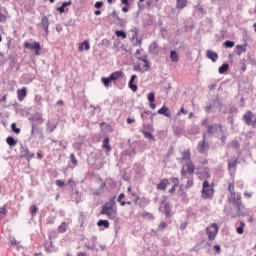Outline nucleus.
Here are the masks:
<instances>
[{"label": "nucleus", "instance_id": "f257e3e1", "mask_svg": "<svg viewBox=\"0 0 256 256\" xmlns=\"http://www.w3.org/2000/svg\"><path fill=\"white\" fill-rule=\"evenodd\" d=\"M100 215H106L108 219H111L112 221H117V206L115 205V200H110L109 202H106L102 210L100 211Z\"/></svg>", "mask_w": 256, "mask_h": 256}, {"label": "nucleus", "instance_id": "f03ea898", "mask_svg": "<svg viewBox=\"0 0 256 256\" xmlns=\"http://www.w3.org/2000/svg\"><path fill=\"white\" fill-rule=\"evenodd\" d=\"M229 203H232L233 207L237 209V215L238 217H241L243 215V212H241V209H243V203L241 202V194H230L228 196Z\"/></svg>", "mask_w": 256, "mask_h": 256}, {"label": "nucleus", "instance_id": "7ed1b4c3", "mask_svg": "<svg viewBox=\"0 0 256 256\" xmlns=\"http://www.w3.org/2000/svg\"><path fill=\"white\" fill-rule=\"evenodd\" d=\"M187 173L191 176H193V174L195 173V164H193L192 160L190 162L182 163V167L180 170L181 179H186Z\"/></svg>", "mask_w": 256, "mask_h": 256}, {"label": "nucleus", "instance_id": "20e7f679", "mask_svg": "<svg viewBox=\"0 0 256 256\" xmlns=\"http://www.w3.org/2000/svg\"><path fill=\"white\" fill-rule=\"evenodd\" d=\"M201 193L202 199H211L213 197L215 190L213 189V186H210L209 181H203Z\"/></svg>", "mask_w": 256, "mask_h": 256}, {"label": "nucleus", "instance_id": "39448f33", "mask_svg": "<svg viewBox=\"0 0 256 256\" xmlns=\"http://www.w3.org/2000/svg\"><path fill=\"white\" fill-rule=\"evenodd\" d=\"M217 233H219V225L216 223H212L206 227V235H208V241H215Z\"/></svg>", "mask_w": 256, "mask_h": 256}, {"label": "nucleus", "instance_id": "423d86ee", "mask_svg": "<svg viewBox=\"0 0 256 256\" xmlns=\"http://www.w3.org/2000/svg\"><path fill=\"white\" fill-rule=\"evenodd\" d=\"M198 153L206 155L209 152V142L207 141V134H203L202 141H200L196 147Z\"/></svg>", "mask_w": 256, "mask_h": 256}, {"label": "nucleus", "instance_id": "0eeeda50", "mask_svg": "<svg viewBox=\"0 0 256 256\" xmlns=\"http://www.w3.org/2000/svg\"><path fill=\"white\" fill-rule=\"evenodd\" d=\"M198 179H200V181H207V179H211V172L209 170V167H201L198 168V171L196 173Z\"/></svg>", "mask_w": 256, "mask_h": 256}, {"label": "nucleus", "instance_id": "6e6552de", "mask_svg": "<svg viewBox=\"0 0 256 256\" xmlns=\"http://www.w3.org/2000/svg\"><path fill=\"white\" fill-rule=\"evenodd\" d=\"M24 48L30 49V51H35L36 56L41 55V44L38 41H34L33 43L25 42Z\"/></svg>", "mask_w": 256, "mask_h": 256}, {"label": "nucleus", "instance_id": "1a4fd4ad", "mask_svg": "<svg viewBox=\"0 0 256 256\" xmlns=\"http://www.w3.org/2000/svg\"><path fill=\"white\" fill-rule=\"evenodd\" d=\"M219 129L220 133H223V126L221 124H214V125H208L207 126V132L209 135H213L217 133V130Z\"/></svg>", "mask_w": 256, "mask_h": 256}, {"label": "nucleus", "instance_id": "9d476101", "mask_svg": "<svg viewBox=\"0 0 256 256\" xmlns=\"http://www.w3.org/2000/svg\"><path fill=\"white\" fill-rule=\"evenodd\" d=\"M106 189L107 184L105 182H102L98 189L92 191V195H94L95 197H99V195H103V193H105Z\"/></svg>", "mask_w": 256, "mask_h": 256}, {"label": "nucleus", "instance_id": "9b49d317", "mask_svg": "<svg viewBox=\"0 0 256 256\" xmlns=\"http://www.w3.org/2000/svg\"><path fill=\"white\" fill-rule=\"evenodd\" d=\"M206 57L207 59H210L212 63H217V59H219V54H217V52H213V50H207Z\"/></svg>", "mask_w": 256, "mask_h": 256}, {"label": "nucleus", "instance_id": "f8f14e48", "mask_svg": "<svg viewBox=\"0 0 256 256\" xmlns=\"http://www.w3.org/2000/svg\"><path fill=\"white\" fill-rule=\"evenodd\" d=\"M181 163H187L191 161V150L187 149L184 152H181Z\"/></svg>", "mask_w": 256, "mask_h": 256}, {"label": "nucleus", "instance_id": "ddd939ff", "mask_svg": "<svg viewBox=\"0 0 256 256\" xmlns=\"http://www.w3.org/2000/svg\"><path fill=\"white\" fill-rule=\"evenodd\" d=\"M40 25L44 29L46 35H49V18H47V16L42 17Z\"/></svg>", "mask_w": 256, "mask_h": 256}, {"label": "nucleus", "instance_id": "4468645a", "mask_svg": "<svg viewBox=\"0 0 256 256\" xmlns=\"http://www.w3.org/2000/svg\"><path fill=\"white\" fill-rule=\"evenodd\" d=\"M246 125H253V112L248 111L243 115Z\"/></svg>", "mask_w": 256, "mask_h": 256}, {"label": "nucleus", "instance_id": "2eb2a0df", "mask_svg": "<svg viewBox=\"0 0 256 256\" xmlns=\"http://www.w3.org/2000/svg\"><path fill=\"white\" fill-rule=\"evenodd\" d=\"M138 61H143L144 64V68L146 71H150L151 70V65H149V60H148V56L147 55H143L141 57H137Z\"/></svg>", "mask_w": 256, "mask_h": 256}, {"label": "nucleus", "instance_id": "dca6fc26", "mask_svg": "<svg viewBox=\"0 0 256 256\" xmlns=\"http://www.w3.org/2000/svg\"><path fill=\"white\" fill-rule=\"evenodd\" d=\"M158 115H164V117H171V111L167 108V106L163 105L158 111Z\"/></svg>", "mask_w": 256, "mask_h": 256}, {"label": "nucleus", "instance_id": "f3484780", "mask_svg": "<svg viewBox=\"0 0 256 256\" xmlns=\"http://www.w3.org/2000/svg\"><path fill=\"white\" fill-rule=\"evenodd\" d=\"M167 185H169V179H163L160 183L156 186L158 191H165L167 189Z\"/></svg>", "mask_w": 256, "mask_h": 256}, {"label": "nucleus", "instance_id": "a211bd4d", "mask_svg": "<svg viewBox=\"0 0 256 256\" xmlns=\"http://www.w3.org/2000/svg\"><path fill=\"white\" fill-rule=\"evenodd\" d=\"M102 149H106L105 151L106 155H109V153H111V145L109 144V137H106L103 140Z\"/></svg>", "mask_w": 256, "mask_h": 256}, {"label": "nucleus", "instance_id": "6ab92c4d", "mask_svg": "<svg viewBox=\"0 0 256 256\" xmlns=\"http://www.w3.org/2000/svg\"><path fill=\"white\" fill-rule=\"evenodd\" d=\"M123 75H125L123 71H116L110 75V79H112V81H119Z\"/></svg>", "mask_w": 256, "mask_h": 256}, {"label": "nucleus", "instance_id": "aec40b11", "mask_svg": "<svg viewBox=\"0 0 256 256\" xmlns=\"http://www.w3.org/2000/svg\"><path fill=\"white\" fill-rule=\"evenodd\" d=\"M159 45L154 41L149 46V53H152L153 55H157L159 53Z\"/></svg>", "mask_w": 256, "mask_h": 256}, {"label": "nucleus", "instance_id": "412c9836", "mask_svg": "<svg viewBox=\"0 0 256 256\" xmlns=\"http://www.w3.org/2000/svg\"><path fill=\"white\" fill-rule=\"evenodd\" d=\"M17 95H18V101H23V99H25V97H27V89L22 88V89L17 90Z\"/></svg>", "mask_w": 256, "mask_h": 256}, {"label": "nucleus", "instance_id": "4be33fe9", "mask_svg": "<svg viewBox=\"0 0 256 256\" xmlns=\"http://www.w3.org/2000/svg\"><path fill=\"white\" fill-rule=\"evenodd\" d=\"M236 55L241 56L242 53H247V44H243V45H236Z\"/></svg>", "mask_w": 256, "mask_h": 256}, {"label": "nucleus", "instance_id": "5701e85b", "mask_svg": "<svg viewBox=\"0 0 256 256\" xmlns=\"http://www.w3.org/2000/svg\"><path fill=\"white\" fill-rule=\"evenodd\" d=\"M239 161L237 159L234 160H229L228 161V170L231 173V170L233 169L235 171V169H237V165H238Z\"/></svg>", "mask_w": 256, "mask_h": 256}, {"label": "nucleus", "instance_id": "b1692460", "mask_svg": "<svg viewBox=\"0 0 256 256\" xmlns=\"http://www.w3.org/2000/svg\"><path fill=\"white\" fill-rule=\"evenodd\" d=\"M170 59H171L172 63L179 62V54H177V51H175V50L170 51Z\"/></svg>", "mask_w": 256, "mask_h": 256}, {"label": "nucleus", "instance_id": "393cba45", "mask_svg": "<svg viewBox=\"0 0 256 256\" xmlns=\"http://www.w3.org/2000/svg\"><path fill=\"white\" fill-rule=\"evenodd\" d=\"M187 7V0H176V9H185Z\"/></svg>", "mask_w": 256, "mask_h": 256}, {"label": "nucleus", "instance_id": "a878e982", "mask_svg": "<svg viewBox=\"0 0 256 256\" xmlns=\"http://www.w3.org/2000/svg\"><path fill=\"white\" fill-rule=\"evenodd\" d=\"M6 143L7 145H9V147H15V145H17V140H15V138H13L12 136H8L6 138Z\"/></svg>", "mask_w": 256, "mask_h": 256}, {"label": "nucleus", "instance_id": "bb28decb", "mask_svg": "<svg viewBox=\"0 0 256 256\" xmlns=\"http://www.w3.org/2000/svg\"><path fill=\"white\" fill-rule=\"evenodd\" d=\"M167 229V223L166 222H161L160 225L156 230H152L153 233H159L161 231H165Z\"/></svg>", "mask_w": 256, "mask_h": 256}, {"label": "nucleus", "instance_id": "cd10ccee", "mask_svg": "<svg viewBox=\"0 0 256 256\" xmlns=\"http://www.w3.org/2000/svg\"><path fill=\"white\" fill-rule=\"evenodd\" d=\"M28 153H29V148L27 147V146H21L20 147V155H21V157H24V158H26L27 157V155H28Z\"/></svg>", "mask_w": 256, "mask_h": 256}, {"label": "nucleus", "instance_id": "c85d7f7f", "mask_svg": "<svg viewBox=\"0 0 256 256\" xmlns=\"http://www.w3.org/2000/svg\"><path fill=\"white\" fill-rule=\"evenodd\" d=\"M227 71H229V64H227V63H224L218 69V72L220 73V75H223V73H227Z\"/></svg>", "mask_w": 256, "mask_h": 256}, {"label": "nucleus", "instance_id": "c756f323", "mask_svg": "<svg viewBox=\"0 0 256 256\" xmlns=\"http://www.w3.org/2000/svg\"><path fill=\"white\" fill-rule=\"evenodd\" d=\"M68 227H69L68 224H66L65 222H62L61 225L58 226V233H65Z\"/></svg>", "mask_w": 256, "mask_h": 256}, {"label": "nucleus", "instance_id": "7c9ffc66", "mask_svg": "<svg viewBox=\"0 0 256 256\" xmlns=\"http://www.w3.org/2000/svg\"><path fill=\"white\" fill-rule=\"evenodd\" d=\"M164 214L166 217H171V204L166 203L164 206Z\"/></svg>", "mask_w": 256, "mask_h": 256}, {"label": "nucleus", "instance_id": "2f4dec72", "mask_svg": "<svg viewBox=\"0 0 256 256\" xmlns=\"http://www.w3.org/2000/svg\"><path fill=\"white\" fill-rule=\"evenodd\" d=\"M97 225L98 227H105V229H109V220H99Z\"/></svg>", "mask_w": 256, "mask_h": 256}, {"label": "nucleus", "instance_id": "473e14b6", "mask_svg": "<svg viewBox=\"0 0 256 256\" xmlns=\"http://www.w3.org/2000/svg\"><path fill=\"white\" fill-rule=\"evenodd\" d=\"M128 195L130 199L134 201V203H137V201H139V195H137V192L133 191V192H130V194Z\"/></svg>", "mask_w": 256, "mask_h": 256}, {"label": "nucleus", "instance_id": "72a5a7b5", "mask_svg": "<svg viewBox=\"0 0 256 256\" xmlns=\"http://www.w3.org/2000/svg\"><path fill=\"white\" fill-rule=\"evenodd\" d=\"M193 185H194L193 176H190L186 182L185 189H191Z\"/></svg>", "mask_w": 256, "mask_h": 256}, {"label": "nucleus", "instance_id": "f704fd0d", "mask_svg": "<svg viewBox=\"0 0 256 256\" xmlns=\"http://www.w3.org/2000/svg\"><path fill=\"white\" fill-rule=\"evenodd\" d=\"M142 133L146 139H151L152 141H155V136H153L151 132L142 130Z\"/></svg>", "mask_w": 256, "mask_h": 256}, {"label": "nucleus", "instance_id": "c9c22d12", "mask_svg": "<svg viewBox=\"0 0 256 256\" xmlns=\"http://www.w3.org/2000/svg\"><path fill=\"white\" fill-rule=\"evenodd\" d=\"M111 82H113V80L111 79V76L102 78V83L104 84L105 87H109Z\"/></svg>", "mask_w": 256, "mask_h": 256}, {"label": "nucleus", "instance_id": "e433bc0d", "mask_svg": "<svg viewBox=\"0 0 256 256\" xmlns=\"http://www.w3.org/2000/svg\"><path fill=\"white\" fill-rule=\"evenodd\" d=\"M70 160H71V163H72V169L74 168V167H77V163H78V161H77V158L75 157V154L74 153H72V154H70Z\"/></svg>", "mask_w": 256, "mask_h": 256}, {"label": "nucleus", "instance_id": "4c0bfd02", "mask_svg": "<svg viewBox=\"0 0 256 256\" xmlns=\"http://www.w3.org/2000/svg\"><path fill=\"white\" fill-rule=\"evenodd\" d=\"M245 229V223L243 221L240 222V227L237 228L238 235H243Z\"/></svg>", "mask_w": 256, "mask_h": 256}, {"label": "nucleus", "instance_id": "58836bf2", "mask_svg": "<svg viewBox=\"0 0 256 256\" xmlns=\"http://www.w3.org/2000/svg\"><path fill=\"white\" fill-rule=\"evenodd\" d=\"M223 45L224 47L231 49L232 47H235V42L231 40H226Z\"/></svg>", "mask_w": 256, "mask_h": 256}, {"label": "nucleus", "instance_id": "ea45409f", "mask_svg": "<svg viewBox=\"0 0 256 256\" xmlns=\"http://www.w3.org/2000/svg\"><path fill=\"white\" fill-rule=\"evenodd\" d=\"M178 194L181 195V197H185L187 195V191H185V188L183 184L180 185V188L178 190Z\"/></svg>", "mask_w": 256, "mask_h": 256}, {"label": "nucleus", "instance_id": "a19ab883", "mask_svg": "<svg viewBox=\"0 0 256 256\" xmlns=\"http://www.w3.org/2000/svg\"><path fill=\"white\" fill-rule=\"evenodd\" d=\"M116 36L122 37V39H127V34L123 30H117L116 31Z\"/></svg>", "mask_w": 256, "mask_h": 256}, {"label": "nucleus", "instance_id": "79ce46f5", "mask_svg": "<svg viewBox=\"0 0 256 256\" xmlns=\"http://www.w3.org/2000/svg\"><path fill=\"white\" fill-rule=\"evenodd\" d=\"M57 129V124H50L48 123L47 124V130L50 132V133H53L55 130Z\"/></svg>", "mask_w": 256, "mask_h": 256}, {"label": "nucleus", "instance_id": "37998d69", "mask_svg": "<svg viewBox=\"0 0 256 256\" xmlns=\"http://www.w3.org/2000/svg\"><path fill=\"white\" fill-rule=\"evenodd\" d=\"M228 191H229L230 195H235V194H236V193H235V184L230 183V184L228 185Z\"/></svg>", "mask_w": 256, "mask_h": 256}, {"label": "nucleus", "instance_id": "c03bdc74", "mask_svg": "<svg viewBox=\"0 0 256 256\" xmlns=\"http://www.w3.org/2000/svg\"><path fill=\"white\" fill-rule=\"evenodd\" d=\"M39 133V128H37L34 124L32 125L31 129V137H35Z\"/></svg>", "mask_w": 256, "mask_h": 256}, {"label": "nucleus", "instance_id": "a18cd8bd", "mask_svg": "<svg viewBox=\"0 0 256 256\" xmlns=\"http://www.w3.org/2000/svg\"><path fill=\"white\" fill-rule=\"evenodd\" d=\"M11 129L14 133H16L17 135H19V133H21V129L20 128H17V124L15 123H12L11 125Z\"/></svg>", "mask_w": 256, "mask_h": 256}, {"label": "nucleus", "instance_id": "49530a36", "mask_svg": "<svg viewBox=\"0 0 256 256\" xmlns=\"http://www.w3.org/2000/svg\"><path fill=\"white\" fill-rule=\"evenodd\" d=\"M5 63H7V58L4 53L0 52V65L3 66Z\"/></svg>", "mask_w": 256, "mask_h": 256}, {"label": "nucleus", "instance_id": "de8ad7c7", "mask_svg": "<svg viewBox=\"0 0 256 256\" xmlns=\"http://www.w3.org/2000/svg\"><path fill=\"white\" fill-rule=\"evenodd\" d=\"M148 101H149L150 103H154V102H155V92H150V93L148 94Z\"/></svg>", "mask_w": 256, "mask_h": 256}, {"label": "nucleus", "instance_id": "09e8293b", "mask_svg": "<svg viewBox=\"0 0 256 256\" xmlns=\"http://www.w3.org/2000/svg\"><path fill=\"white\" fill-rule=\"evenodd\" d=\"M147 115H151V111L145 110L144 112H142L141 118L143 119V121H147Z\"/></svg>", "mask_w": 256, "mask_h": 256}, {"label": "nucleus", "instance_id": "8fccbe9b", "mask_svg": "<svg viewBox=\"0 0 256 256\" xmlns=\"http://www.w3.org/2000/svg\"><path fill=\"white\" fill-rule=\"evenodd\" d=\"M131 31H132V33H134L132 35V39H138L139 38V30L137 28H134Z\"/></svg>", "mask_w": 256, "mask_h": 256}, {"label": "nucleus", "instance_id": "3c124183", "mask_svg": "<svg viewBox=\"0 0 256 256\" xmlns=\"http://www.w3.org/2000/svg\"><path fill=\"white\" fill-rule=\"evenodd\" d=\"M37 211H38L37 206L35 205L31 206L30 213L32 214V217H35V215H37Z\"/></svg>", "mask_w": 256, "mask_h": 256}, {"label": "nucleus", "instance_id": "603ef678", "mask_svg": "<svg viewBox=\"0 0 256 256\" xmlns=\"http://www.w3.org/2000/svg\"><path fill=\"white\" fill-rule=\"evenodd\" d=\"M170 181H172V183L174 184V185H173L174 187H179V178H177V177H172V178L170 179Z\"/></svg>", "mask_w": 256, "mask_h": 256}, {"label": "nucleus", "instance_id": "864d4df0", "mask_svg": "<svg viewBox=\"0 0 256 256\" xmlns=\"http://www.w3.org/2000/svg\"><path fill=\"white\" fill-rule=\"evenodd\" d=\"M129 88L131 89V91H133L134 93H136L137 91V85L133 84V82H129L128 83Z\"/></svg>", "mask_w": 256, "mask_h": 256}, {"label": "nucleus", "instance_id": "5fc2aeb1", "mask_svg": "<svg viewBox=\"0 0 256 256\" xmlns=\"http://www.w3.org/2000/svg\"><path fill=\"white\" fill-rule=\"evenodd\" d=\"M85 51H89L91 49V45L89 44V41L85 40L83 42Z\"/></svg>", "mask_w": 256, "mask_h": 256}, {"label": "nucleus", "instance_id": "6e6d98bb", "mask_svg": "<svg viewBox=\"0 0 256 256\" xmlns=\"http://www.w3.org/2000/svg\"><path fill=\"white\" fill-rule=\"evenodd\" d=\"M35 157V153H30V152H28V154L26 155V157H25V159L27 160V161H31V159H33Z\"/></svg>", "mask_w": 256, "mask_h": 256}, {"label": "nucleus", "instance_id": "4d7b16f0", "mask_svg": "<svg viewBox=\"0 0 256 256\" xmlns=\"http://www.w3.org/2000/svg\"><path fill=\"white\" fill-rule=\"evenodd\" d=\"M115 19H116V21H118V24H119V25H125V20L122 19L121 17H119V15H117V16L115 17Z\"/></svg>", "mask_w": 256, "mask_h": 256}, {"label": "nucleus", "instance_id": "13d9d810", "mask_svg": "<svg viewBox=\"0 0 256 256\" xmlns=\"http://www.w3.org/2000/svg\"><path fill=\"white\" fill-rule=\"evenodd\" d=\"M213 249L218 255H221V246L214 245Z\"/></svg>", "mask_w": 256, "mask_h": 256}, {"label": "nucleus", "instance_id": "bf43d9fd", "mask_svg": "<svg viewBox=\"0 0 256 256\" xmlns=\"http://www.w3.org/2000/svg\"><path fill=\"white\" fill-rule=\"evenodd\" d=\"M144 217H147V219H150V220L155 219V216H153V214H151L149 212H145L144 213Z\"/></svg>", "mask_w": 256, "mask_h": 256}, {"label": "nucleus", "instance_id": "052dcab7", "mask_svg": "<svg viewBox=\"0 0 256 256\" xmlns=\"http://www.w3.org/2000/svg\"><path fill=\"white\" fill-rule=\"evenodd\" d=\"M95 9H101L103 7V1H98L94 5Z\"/></svg>", "mask_w": 256, "mask_h": 256}, {"label": "nucleus", "instance_id": "680f3d73", "mask_svg": "<svg viewBox=\"0 0 256 256\" xmlns=\"http://www.w3.org/2000/svg\"><path fill=\"white\" fill-rule=\"evenodd\" d=\"M9 239H10V243H11V245H13V246H17V245H19V242H17L15 238L10 237Z\"/></svg>", "mask_w": 256, "mask_h": 256}, {"label": "nucleus", "instance_id": "e2e57ef3", "mask_svg": "<svg viewBox=\"0 0 256 256\" xmlns=\"http://www.w3.org/2000/svg\"><path fill=\"white\" fill-rule=\"evenodd\" d=\"M56 185L58 187H64L65 186V181H63V180H56Z\"/></svg>", "mask_w": 256, "mask_h": 256}, {"label": "nucleus", "instance_id": "0e129e2a", "mask_svg": "<svg viewBox=\"0 0 256 256\" xmlns=\"http://www.w3.org/2000/svg\"><path fill=\"white\" fill-rule=\"evenodd\" d=\"M0 21H1L2 23H5V22L7 21V16H5V14H3V13H1V12H0Z\"/></svg>", "mask_w": 256, "mask_h": 256}, {"label": "nucleus", "instance_id": "69168bd1", "mask_svg": "<svg viewBox=\"0 0 256 256\" xmlns=\"http://www.w3.org/2000/svg\"><path fill=\"white\" fill-rule=\"evenodd\" d=\"M133 71H138L139 73H141V65H139V64H136V65H134L133 66Z\"/></svg>", "mask_w": 256, "mask_h": 256}, {"label": "nucleus", "instance_id": "338daca9", "mask_svg": "<svg viewBox=\"0 0 256 256\" xmlns=\"http://www.w3.org/2000/svg\"><path fill=\"white\" fill-rule=\"evenodd\" d=\"M187 229V222H182L181 224H180V230L181 231H185Z\"/></svg>", "mask_w": 256, "mask_h": 256}, {"label": "nucleus", "instance_id": "774afa93", "mask_svg": "<svg viewBox=\"0 0 256 256\" xmlns=\"http://www.w3.org/2000/svg\"><path fill=\"white\" fill-rule=\"evenodd\" d=\"M65 7L63 4L57 8V11H59V13H65Z\"/></svg>", "mask_w": 256, "mask_h": 256}]
</instances>
